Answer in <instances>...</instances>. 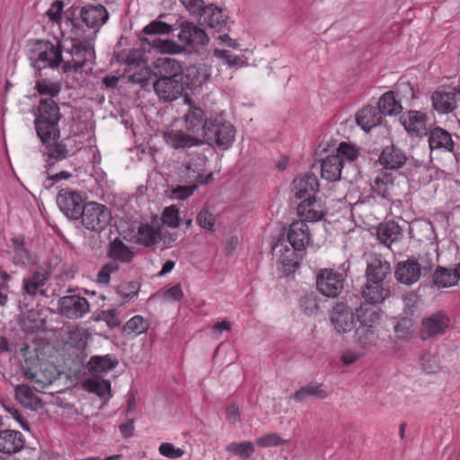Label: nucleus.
<instances>
[{"instance_id":"9","label":"nucleus","mask_w":460,"mask_h":460,"mask_svg":"<svg viewBox=\"0 0 460 460\" xmlns=\"http://www.w3.org/2000/svg\"><path fill=\"white\" fill-rule=\"evenodd\" d=\"M343 275L332 269L321 270L316 277V287L324 296L338 297L344 288Z\"/></svg>"},{"instance_id":"39","label":"nucleus","mask_w":460,"mask_h":460,"mask_svg":"<svg viewBox=\"0 0 460 460\" xmlns=\"http://www.w3.org/2000/svg\"><path fill=\"white\" fill-rule=\"evenodd\" d=\"M15 397L22 405L31 410H37L42 404L39 397L26 385H21L15 388Z\"/></svg>"},{"instance_id":"23","label":"nucleus","mask_w":460,"mask_h":460,"mask_svg":"<svg viewBox=\"0 0 460 460\" xmlns=\"http://www.w3.org/2000/svg\"><path fill=\"white\" fill-rule=\"evenodd\" d=\"M319 189L317 177L314 173H305L294 179L292 192L296 199H305L314 196Z\"/></svg>"},{"instance_id":"57","label":"nucleus","mask_w":460,"mask_h":460,"mask_svg":"<svg viewBox=\"0 0 460 460\" xmlns=\"http://www.w3.org/2000/svg\"><path fill=\"white\" fill-rule=\"evenodd\" d=\"M151 74H153V66L149 68L146 66H139L138 70H136L128 75L129 80L136 84H143L149 80Z\"/></svg>"},{"instance_id":"45","label":"nucleus","mask_w":460,"mask_h":460,"mask_svg":"<svg viewBox=\"0 0 460 460\" xmlns=\"http://www.w3.org/2000/svg\"><path fill=\"white\" fill-rule=\"evenodd\" d=\"M21 326L26 332H34L42 328L43 321L36 313L29 312L21 319Z\"/></svg>"},{"instance_id":"56","label":"nucleus","mask_w":460,"mask_h":460,"mask_svg":"<svg viewBox=\"0 0 460 460\" xmlns=\"http://www.w3.org/2000/svg\"><path fill=\"white\" fill-rule=\"evenodd\" d=\"M158 296L164 301H180L183 296V291L180 284L161 291Z\"/></svg>"},{"instance_id":"14","label":"nucleus","mask_w":460,"mask_h":460,"mask_svg":"<svg viewBox=\"0 0 460 460\" xmlns=\"http://www.w3.org/2000/svg\"><path fill=\"white\" fill-rule=\"evenodd\" d=\"M355 316L352 309L344 303H337L331 313V322L339 333H347L355 327Z\"/></svg>"},{"instance_id":"28","label":"nucleus","mask_w":460,"mask_h":460,"mask_svg":"<svg viewBox=\"0 0 460 460\" xmlns=\"http://www.w3.org/2000/svg\"><path fill=\"white\" fill-rule=\"evenodd\" d=\"M164 138L166 144L172 148H185L199 146L202 141L198 137H191L181 130H169L164 132Z\"/></svg>"},{"instance_id":"44","label":"nucleus","mask_w":460,"mask_h":460,"mask_svg":"<svg viewBox=\"0 0 460 460\" xmlns=\"http://www.w3.org/2000/svg\"><path fill=\"white\" fill-rule=\"evenodd\" d=\"M148 328L149 323L147 320L141 315H135L125 323L123 332L127 335L133 334L137 336L146 332Z\"/></svg>"},{"instance_id":"1","label":"nucleus","mask_w":460,"mask_h":460,"mask_svg":"<svg viewBox=\"0 0 460 460\" xmlns=\"http://www.w3.org/2000/svg\"><path fill=\"white\" fill-rule=\"evenodd\" d=\"M61 119L59 106L56 102L42 100L38 106V114L35 119V129L43 148L41 150L45 162L54 165L75 154L79 150L75 137H67L60 141V128L58 122Z\"/></svg>"},{"instance_id":"62","label":"nucleus","mask_w":460,"mask_h":460,"mask_svg":"<svg viewBox=\"0 0 460 460\" xmlns=\"http://www.w3.org/2000/svg\"><path fill=\"white\" fill-rule=\"evenodd\" d=\"M64 8V4L60 0H57L52 3L46 14L49 17V21L53 22H59L62 16V12Z\"/></svg>"},{"instance_id":"58","label":"nucleus","mask_w":460,"mask_h":460,"mask_svg":"<svg viewBox=\"0 0 460 460\" xmlns=\"http://www.w3.org/2000/svg\"><path fill=\"white\" fill-rule=\"evenodd\" d=\"M420 365L422 369L429 374L435 373L438 369V360L436 357L430 353H423L420 356Z\"/></svg>"},{"instance_id":"5","label":"nucleus","mask_w":460,"mask_h":460,"mask_svg":"<svg viewBox=\"0 0 460 460\" xmlns=\"http://www.w3.org/2000/svg\"><path fill=\"white\" fill-rule=\"evenodd\" d=\"M28 58L37 69L55 68L64 64L62 49L58 43L49 40H37L30 44Z\"/></svg>"},{"instance_id":"15","label":"nucleus","mask_w":460,"mask_h":460,"mask_svg":"<svg viewBox=\"0 0 460 460\" xmlns=\"http://www.w3.org/2000/svg\"><path fill=\"white\" fill-rule=\"evenodd\" d=\"M434 109L441 114L456 111L460 113V89L451 92L436 91L431 96Z\"/></svg>"},{"instance_id":"13","label":"nucleus","mask_w":460,"mask_h":460,"mask_svg":"<svg viewBox=\"0 0 460 460\" xmlns=\"http://www.w3.org/2000/svg\"><path fill=\"white\" fill-rule=\"evenodd\" d=\"M429 118L426 112L411 110L400 117V122L411 137L427 136Z\"/></svg>"},{"instance_id":"17","label":"nucleus","mask_w":460,"mask_h":460,"mask_svg":"<svg viewBox=\"0 0 460 460\" xmlns=\"http://www.w3.org/2000/svg\"><path fill=\"white\" fill-rule=\"evenodd\" d=\"M50 272L43 268L34 270L28 278L22 280V290L25 294L35 296L37 295L47 296L45 286L49 279Z\"/></svg>"},{"instance_id":"43","label":"nucleus","mask_w":460,"mask_h":460,"mask_svg":"<svg viewBox=\"0 0 460 460\" xmlns=\"http://www.w3.org/2000/svg\"><path fill=\"white\" fill-rule=\"evenodd\" d=\"M117 361L111 360V358L108 355L102 357L94 356L91 358L88 366L89 370L93 375L97 376L112 369L117 365Z\"/></svg>"},{"instance_id":"10","label":"nucleus","mask_w":460,"mask_h":460,"mask_svg":"<svg viewBox=\"0 0 460 460\" xmlns=\"http://www.w3.org/2000/svg\"><path fill=\"white\" fill-rule=\"evenodd\" d=\"M57 204L62 213L70 219L80 218L83 208H84V198L81 192L62 189L57 196Z\"/></svg>"},{"instance_id":"12","label":"nucleus","mask_w":460,"mask_h":460,"mask_svg":"<svg viewBox=\"0 0 460 460\" xmlns=\"http://www.w3.org/2000/svg\"><path fill=\"white\" fill-rule=\"evenodd\" d=\"M59 314L67 319L84 317L90 311L89 302L77 295L65 296L58 300Z\"/></svg>"},{"instance_id":"37","label":"nucleus","mask_w":460,"mask_h":460,"mask_svg":"<svg viewBox=\"0 0 460 460\" xmlns=\"http://www.w3.org/2000/svg\"><path fill=\"white\" fill-rule=\"evenodd\" d=\"M381 115H397L402 112V106L399 100L396 99L393 91L385 93L378 101L376 107Z\"/></svg>"},{"instance_id":"22","label":"nucleus","mask_w":460,"mask_h":460,"mask_svg":"<svg viewBox=\"0 0 460 460\" xmlns=\"http://www.w3.org/2000/svg\"><path fill=\"white\" fill-rule=\"evenodd\" d=\"M396 279L405 285L416 283L421 275L420 264L415 259L400 261L394 272Z\"/></svg>"},{"instance_id":"26","label":"nucleus","mask_w":460,"mask_h":460,"mask_svg":"<svg viewBox=\"0 0 460 460\" xmlns=\"http://www.w3.org/2000/svg\"><path fill=\"white\" fill-rule=\"evenodd\" d=\"M181 75L184 88H197L205 83L209 75L205 66H189L185 69L181 66Z\"/></svg>"},{"instance_id":"4","label":"nucleus","mask_w":460,"mask_h":460,"mask_svg":"<svg viewBox=\"0 0 460 460\" xmlns=\"http://www.w3.org/2000/svg\"><path fill=\"white\" fill-rule=\"evenodd\" d=\"M382 311L369 305H361L356 310L358 326L355 339L359 347L367 349L376 344Z\"/></svg>"},{"instance_id":"27","label":"nucleus","mask_w":460,"mask_h":460,"mask_svg":"<svg viewBox=\"0 0 460 460\" xmlns=\"http://www.w3.org/2000/svg\"><path fill=\"white\" fill-rule=\"evenodd\" d=\"M407 161V156L402 150L392 145L386 146L379 156L380 164L386 169H399Z\"/></svg>"},{"instance_id":"54","label":"nucleus","mask_w":460,"mask_h":460,"mask_svg":"<svg viewBox=\"0 0 460 460\" xmlns=\"http://www.w3.org/2000/svg\"><path fill=\"white\" fill-rule=\"evenodd\" d=\"M36 88L39 92L40 94H47V95H49V98H46L45 100H51L53 102H55L53 100V97L58 95V93H59V87L55 84H51L49 82H47V81H38L37 84H36ZM43 99H41L40 101V102L42 101Z\"/></svg>"},{"instance_id":"7","label":"nucleus","mask_w":460,"mask_h":460,"mask_svg":"<svg viewBox=\"0 0 460 460\" xmlns=\"http://www.w3.org/2000/svg\"><path fill=\"white\" fill-rule=\"evenodd\" d=\"M203 137L209 145L215 144L223 149L227 148L234 140V127L223 118L209 119Z\"/></svg>"},{"instance_id":"31","label":"nucleus","mask_w":460,"mask_h":460,"mask_svg":"<svg viewBox=\"0 0 460 460\" xmlns=\"http://www.w3.org/2000/svg\"><path fill=\"white\" fill-rule=\"evenodd\" d=\"M389 295V289L384 287V282L367 280L362 296L367 301L366 305H372L382 303Z\"/></svg>"},{"instance_id":"35","label":"nucleus","mask_w":460,"mask_h":460,"mask_svg":"<svg viewBox=\"0 0 460 460\" xmlns=\"http://www.w3.org/2000/svg\"><path fill=\"white\" fill-rule=\"evenodd\" d=\"M342 167L340 156L330 155L322 163V177L328 181H335L341 178Z\"/></svg>"},{"instance_id":"48","label":"nucleus","mask_w":460,"mask_h":460,"mask_svg":"<svg viewBox=\"0 0 460 460\" xmlns=\"http://www.w3.org/2000/svg\"><path fill=\"white\" fill-rule=\"evenodd\" d=\"M171 31V25L164 22L157 20L151 22L143 29V32L149 36L169 34Z\"/></svg>"},{"instance_id":"16","label":"nucleus","mask_w":460,"mask_h":460,"mask_svg":"<svg viewBox=\"0 0 460 460\" xmlns=\"http://www.w3.org/2000/svg\"><path fill=\"white\" fill-rule=\"evenodd\" d=\"M185 102H189V109L184 115V125L186 129L198 136L203 137L208 119L205 118L204 111L199 106L190 104V100L185 98Z\"/></svg>"},{"instance_id":"47","label":"nucleus","mask_w":460,"mask_h":460,"mask_svg":"<svg viewBox=\"0 0 460 460\" xmlns=\"http://www.w3.org/2000/svg\"><path fill=\"white\" fill-rule=\"evenodd\" d=\"M255 443L258 447H278V446L288 443V440L282 438L276 432H270V433H266L263 436L258 438L255 440Z\"/></svg>"},{"instance_id":"61","label":"nucleus","mask_w":460,"mask_h":460,"mask_svg":"<svg viewBox=\"0 0 460 460\" xmlns=\"http://www.w3.org/2000/svg\"><path fill=\"white\" fill-rule=\"evenodd\" d=\"M197 187L198 186L195 183L186 186L178 185L172 189V193L175 196L176 199L184 200L194 193Z\"/></svg>"},{"instance_id":"2","label":"nucleus","mask_w":460,"mask_h":460,"mask_svg":"<svg viewBox=\"0 0 460 460\" xmlns=\"http://www.w3.org/2000/svg\"><path fill=\"white\" fill-rule=\"evenodd\" d=\"M153 83L155 93L160 100L172 102L180 98L185 90L183 86L181 64L172 58H158L153 61Z\"/></svg>"},{"instance_id":"8","label":"nucleus","mask_w":460,"mask_h":460,"mask_svg":"<svg viewBox=\"0 0 460 460\" xmlns=\"http://www.w3.org/2000/svg\"><path fill=\"white\" fill-rule=\"evenodd\" d=\"M80 218L86 229L99 233L110 225L111 215L104 205L93 201L84 204Z\"/></svg>"},{"instance_id":"24","label":"nucleus","mask_w":460,"mask_h":460,"mask_svg":"<svg viewBox=\"0 0 460 460\" xmlns=\"http://www.w3.org/2000/svg\"><path fill=\"white\" fill-rule=\"evenodd\" d=\"M449 319L441 312L433 314L422 321L420 335L422 340L442 334L448 327Z\"/></svg>"},{"instance_id":"20","label":"nucleus","mask_w":460,"mask_h":460,"mask_svg":"<svg viewBox=\"0 0 460 460\" xmlns=\"http://www.w3.org/2000/svg\"><path fill=\"white\" fill-rule=\"evenodd\" d=\"M390 273V262L381 254L374 253L368 257L366 271L367 280L384 282L386 276Z\"/></svg>"},{"instance_id":"64","label":"nucleus","mask_w":460,"mask_h":460,"mask_svg":"<svg viewBox=\"0 0 460 460\" xmlns=\"http://www.w3.org/2000/svg\"><path fill=\"white\" fill-rule=\"evenodd\" d=\"M411 326V320L409 319H402L394 327V332L396 336L400 339L406 338L410 333V328Z\"/></svg>"},{"instance_id":"11","label":"nucleus","mask_w":460,"mask_h":460,"mask_svg":"<svg viewBox=\"0 0 460 460\" xmlns=\"http://www.w3.org/2000/svg\"><path fill=\"white\" fill-rule=\"evenodd\" d=\"M299 220L306 222H318L324 218L327 214L325 202L315 196L308 197L303 199L296 208Z\"/></svg>"},{"instance_id":"21","label":"nucleus","mask_w":460,"mask_h":460,"mask_svg":"<svg viewBox=\"0 0 460 460\" xmlns=\"http://www.w3.org/2000/svg\"><path fill=\"white\" fill-rule=\"evenodd\" d=\"M428 143L431 152H453L455 143L451 134L440 127L428 132Z\"/></svg>"},{"instance_id":"38","label":"nucleus","mask_w":460,"mask_h":460,"mask_svg":"<svg viewBox=\"0 0 460 460\" xmlns=\"http://www.w3.org/2000/svg\"><path fill=\"white\" fill-rule=\"evenodd\" d=\"M378 240L385 246H390L394 242L397 241L401 235V228L394 222L381 224L376 230Z\"/></svg>"},{"instance_id":"53","label":"nucleus","mask_w":460,"mask_h":460,"mask_svg":"<svg viewBox=\"0 0 460 460\" xmlns=\"http://www.w3.org/2000/svg\"><path fill=\"white\" fill-rule=\"evenodd\" d=\"M101 320L111 328L118 327L121 323L120 312L116 308L103 310L101 313Z\"/></svg>"},{"instance_id":"59","label":"nucleus","mask_w":460,"mask_h":460,"mask_svg":"<svg viewBox=\"0 0 460 460\" xmlns=\"http://www.w3.org/2000/svg\"><path fill=\"white\" fill-rule=\"evenodd\" d=\"M159 453L168 458L176 459L183 456L184 452L179 447H175L172 443H162L159 447Z\"/></svg>"},{"instance_id":"63","label":"nucleus","mask_w":460,"mask_h":460,"mask_svg":"<svg viewBox=\"0 0 460 460\" xmlns=\"http://www.w3.org/2000/svg\"><path fill=\"white\" fill-rule=\"evenodd\" d=\"M186 8L190 13L198 17L199 22L201 20V14H203V11H205L207 5L204 4L203 0H188L186 3Z\"/></svg>"},{"instance_id":"34","label":"nucleus","mask_w":460,"mask_h":460,"mask_svg":"<svg viewBox=\"0 0 460 460\" xmlns=\"http://www.w3.org/2000/svg\"><path fill=\"white\" fill-rule=\"evenodd\" d=\"M160 227L155 224L140 223L135 236L136 243L145 246H152L160 239Z\"/></svg>"},{"instance_id":"60","label":"nucleus","mask_w":460,"mask_h":460,"mask_svg":"<svg viewBox=\"0 0 460 460\" xmlns=\"http://www.w3.org/2000/svg\"><path fill=\"white\" fill-rule=\"evenodd\" d=\"M213 54L216 58L226 61L230 66H238L241 63V58L233 55L229 50L215 49Z\"/></svg>"},{"instance_id":"30","label":"nucleus","mask_w":460,"mask_h":460,"mask_svg":"<svg viewBox=\"0 0 460 460\" xmlns=\"http://www.w3.org/2000/svg\"><path fill=\"white\" fill-rule=\"evenodd\" d=\"M107 255L111 261L121 263H130L134 257V251L126 245L119 238H115L109 244Z\"/></svg>"},{"instance_id":"3","label":"nucleus","mask_w":460,"mask_h":460,"mask_svg":"<svg viewBox=\"0 0 460 460\" xmlns=\"http://www.w3.org/2000/svg\"><path fill=\"white\" fill-rule=\"evenodd\" d=\"M177 37L182 46L172 40H161L156 37L152 40L142 38L141 40L152 45L161 53L168 54L181 53L183 50V47L191 49H198L199 47L206 46L209 41L207 32L197 24L190 22L181 23L180 31Z\"/></svg>"},{"instance_id":"42","label":"nucleus","mask_w":460,"mask_h":460,"mask_svg":"<svg viewBox=\"0 0 460 460\" xmlns=\"http://www.w3.org/2000/svg\"><path fill=\"white\" fill-rule=\"evenodd\" d=\"M84 386L87 391L97 394L101 398L108 400L111 397V385L108 380L92 377L84 382Z\"/></svg>"},{"instance_id":"40","label":"nucleus","mask_w":460,"mask_h":460,"mask_svg":"<svg viewBox=\"0 0 460 460\" xmlns=\"http://www.w3.org/2000/svg\"><path fill=\"white\" fill-rule=\"evenodd\" d=\"M460 279L457 269L448 270L445 268H438L433 275L434 284L438 288H448L455 286Z\"/></svg>"},{"instance_id":"33","label":"nucleus","mask_w":460,"mask_h":460,"mask_svg":"<svg viewBox=\"0 0 460 460\" xmlns=\"http://www.w3.org/2000/svg\"><path fill=\"white\" fill-rule=\"evenodd\" d=\"M24 374L31 382L38 385L35 387L37 390L51 385L57 378V369L50 365H44V368L41 367L40 372L28 369Z\"/></svg>"},{"instance_id":"32","label":"nucleus","mask_w":460,"mask_h":460,"mask_svg":"<svg viewBox=\"0 0 460 460\" xmlns=\"http://www.w3.org/2000/svg\"><path fill=\"white\" fill-rule=\"evenodd\" d=\"M226 19L227 15L221 8L209 4L203 11L199 23L219 31L226 26Z\"/></svg>"},{"instance_id":"36","label":"nucleus","mask_w":460,"mask_h":460,"mask_svg":"<svg viewBox=\"0 0 460 460\" xmlns=\"http://www.w3.org/2000/svg\"><path fill=\"white\" fill-rule=\"evenodd\" d=\"M328 396V393L323 389V385L316 382H310L305 386H302L296 393L291 395V398L296 402H301L309 397H315L324 399Z\"/></svg>"},{"instance_id":"49","label":"nucleus","mask_w":460,"mask_h":460,"mask_svg":"<svg viewBox=\"0 0 460 460\" xmlns=\"http://www.w3.org/2000/svg\"><path fill=\"white\" fill-rule=\"evenodd\" d=\"M119 266L115 261H109L105 263L97 274L96 280L99 284L107 285L111 280V275L117 272Z\"/></svg>"},{"instance_id":"6","label":"nucleus","mask_w":460,"mask_h":460,"mask_svg":"<svg viewBox=\"0 0 460 460\" xmlns=\"http://www.w3.org/2000/svg\"><path fill=\"white\" fill-rule=\"evenodd\" d=\"M66 53L69 54L70 59L64 60L63 68L66 72L84 68L95 58L91 40L71 39L70 48Z\"/></svg>"},{"instance_id":"50","label":"nucleus","mask_w":460,"mask_h":460,"mask_svg":"<svg viewBox=\"0 0 460 460\" xmlns=\"http://www.w3.org/2000/svg\"><path fill=\"white\" fill-rule=\"evenodd\" d=\"M162 220L164 225L170 227L179 226V209L173 205L166 207L162 214Z\"/></svg>"},{"instance_id":"46","label":"nucleus","mask_w":460,"mask_h":460,"mask_svg":"<svg viewBox=\"0 0 460 460\" xmlns=\"http://www.w3.org/2000/svg\"><path fill=\"white\" fill-rule=\"evenodd\" d=\"M334 155H339L341 161H342V165H344L345 161L351 163L357 160L358 152L354 146L346 142H341L339 145L337 153Z\"/></svg>"},{"instance_id":"19","label":"nucleus","mask_w":460,"mask_h":460,"mask_svg":"<svg viewBox=\"0 0 460 460\" xmlns=\"http://www.w3.org/2000/svg\"><path fill=\"white\" fill-rule=\"evenodd\" d=\"M80 16L88 28L98 31L108 21L109 13L102 4H88L81 8Z\"/></svg>"},{"instance_id":"52","label":"nucleus","mask_w":460,"mask_h":460,"mask_svg":"<svg viewBox=\"0 0 460 460\" xmlns=\"http://www.w3.org/2000/svg\"><path fill=\"white\" fill-rule=\"evenodd\" d=\"M299 305L304 313L308 315L315 314L318 310L316 296L313 293L303 296Z\"/></svg>"},{"instance_id":"29","label":"nucleus","mask_w":460,"mask_h":460,"mask_svg":"<svg viewBox=\"0 0 460 460\" xmlns=\"http://www.w3.org/2000/svg\"><path fill=\"white\" fill-rule=\"evenodd\" d=\"M357 124L365 131H370L382 121V115L375 106H366L359 110L356 116Z\"/></svg>"},{"instance_id":"51","label":"nucleus","mask_w":460,"mask_h":460,"mask_svg":"<svg viewBox=\"0 0 460 460\" xmlns=\"http://www.w3.org/2000/svg\"><path fill=\"white\" fill-rule=\"evenodd\" d=\"M228 450L242 457H249L254 452V446L250 441L234 442L228 446Z\"/></svg>"},{"instance_id":"25","label":"nucleus","mask_w":460,"mask_h":460,"mask_svg":"<svg viewBox=\"0 0 460 460\" xmlns=\"http://www.w3.org/2000/svg\"><path fill=\"white\" fill-rule=\"evenodd\" d=\"M24 445L25 439L20 431L13 429L0 431V452L12 455L21 451Z\"/></svg>"},{"instance_id":"55","label":"nucleus","mask_w":460,"mask_h":460,"mask_svg":"<svg viewBox=\"0 0 460 460\" xmlns=\"http://www.w3.org/2000/svg\"><path fill=\"white\" fill-rule=\"evenodd\" d=\"M196 221L198 225L207 230L213 231L215 226V217L208 209H201L197 215Z\"/></svg>"},{"instance_id":"41","label":"nucleus","mask_w":460,"mask_h":460,"mask_svg":"<svg viewBox=\"0 0 460 460\" xmlns=\"http://www.w3.org/2000/svg\"><path fill=\"white\" fill-rule=\"evenodd\" d=\"M394 188V181L391 174L382 173L377 175L372 184V189L380 197L391 199Z\"/></svg>"},{"instance_id":"18","label":"nucleus","mask_w":460,"mask_h":460,"mask_svg":"<svg viewBox=\"0 0 460 460\" xmlns=\"http://www.w3.org/2000/svg\"><path fill=\"white\" fill-rule=\"evenodd\" d=\"M288 240L295 251H304L312 241L306 223L303 220L293 221L288 231Z\"/></svg>"}]
</instances>
